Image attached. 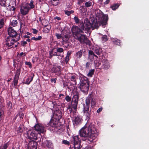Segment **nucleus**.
Wrapping results in <instances>:
<instances>
[{
  "mask_svg": "<svg viewBox=\"0 0 149 149\" xmlns=\"http://www.w3.org/2000/svg\"><path fill=\"white\" fill-rule=\"evenodd\" d=\"M9 143L7 142L5 143L3 146L0 147V149H6L9 146Z\"/></svg>",
  "mask_w": 149,
  "mask_h": 149,
  "instance_id": "c756f323",
  "label": "nucleus"
},
{
  "mask_svg": "<svg viewBox=\"0 0 149 149\" xmlns=\"http://www.w3.org/2000/svg\"><path fill=\"white\" fill-rule=\"evenodd\" d=\"M25 64L27 65H29V68H31L32 67L31 64L30 62H26L25 63Z\"/></svg>",
  "mask_w": 149,
  "mask_h": 149,
  "instance_id": "603ef678",
  "label": "nucleus"
},
{
  "mask_svg": "<svg viewBox=\"0 0 149 149\" xmlns=\"http://www.w3.org/2000/svg\"><path fill=\"white\" fill-rule=\"evenodd\" d=\"M33 32L34 34H36L38 32V31L37 30H36V29H33Z\"/></svg>",
  "mask_w": 149,
  "mask_h": 149,
  "instance_id": "e2e57ef3",
  "label": "nucleus"
},
{
  "mask_svg": "<svg viewBox=\"0 0 149 149\" xmlns=\"http://www.w3.org/2000/svg\"><path fill=\"white\" fill-rule=\"evenodd\" d=\"M102 110V107L99 108L97 110V113H99Z\"/></svg>",
  "mask_w": 149,
  "mask_h": 149,
  "instance_id": "bf43d9fd",
  "label": "nucleus"
},
{
  "mask_svg": "<svg viewBox=\"0 0 149 149\" xmlns=\"http://www.w3.org/2000/svg\"><path fill=\"white\" fill-rule=\"evenodd\" d=\"M102 63L101 69L107 70L109 68L110 65L108 60L106 59H103L102 61Z\"/></svg>",
  "mask_w": 149,
  "mask_h": 149,
  "instance_id": "2eb2a0df",
  "label": "nucleus"
},
{
  "mask_svg": "<svg viewBox=\"0 0 149 149\" xmlns=\"http://www.w3.org/2000/svg\"><path fill=\"white\" fill-rule=\"evenodd\" d=\"M75 55L76 56L77 58H81L82 55V51L80 50L76 53Z\"/></svg>",
  "mask_w": 149,
  "mask_h": 149,
  "instance_id": "c85d7f7f",
  "label": "nucleus"
},
{
  "mask_svg": "<svg viewBox=\"0 0 149 149\" xmlns=\"http://www.w3.org/2000/svg\"><path fill=\"white\" fill-rule=\"evenodd\" d=\"M112 42L115 44L119 45L120 44V41L116 38H113L111 39Z\"/></svg>",
  "mask_w": 149,
  "mask_h": 149,
  "instance_id": "a878e982",
  "label": "nucleus"
},
{
  "mask_svg": "<svg viewBox=\"0 0 149 149\" xmlns=\"http://www.w3.org/2000/svg\"><path fill=\"white\" fill-rule=\"evenodd\" d=\"M103 42H104L108 40L107 37L106 35H104L102 38Z\"/></svg>",
  "mask_w": 149,
  "mask_h": 149,
  "instance_id": "a19ab883",
  "label": "nucleus"
},
{
  "mask_svg": "<svg viewBox=\"0 0 149 149\" xmlns=\"http://www.w3.org/2000/svg\"><path fill=\"white\" fill-rule=\"evenodd\" d=\"M33 1L32 0L31 1L29 5V6H30V8H33L34 7V5L33 4Z\"/></svg>",
  "mask_w": 149,
  "mask_h": 149,
  "instance_id": "49530a36",
  "label": "nucleus"
},
{
  "mask_svg": "<svg viewBox=\"0 0 149 149\" xmlns=\"http://www.w3.org/2000/svg\"><path fill=\"white\" fill-rule=\"evenodd\" d=\"M56 78L54 79H51V82H54V83L56 82Z\"/></svg>",
  "mask_w": 149,
  "mask_h": 149,
  "instance_id": "680f3d73",
  "label": "nucleus"
},
{
  "mask_svg": "<svg viewBox=\"0 0 149 149\" xmlns=\"http://www.w3.org/2000/svg\"><path fill=\"white\" fill-rule=\"evenodd\" d=\"M8 32L9 37L13 38L15 37L16 38L17 35H20L19 34H17V32L12 27H10L8 29Z\"/></svg>",
  "mask_w": 149,
  "mask_h": 149,
  "instance_id": "4468645a",
  "label": "nucleus"
},
{
  "mask_svg": "<svg viewBox=\"0 0 149 149\" xmlns=\"http://www.w3.org/2000/svg\"><path fill=\"white\" fill-rule=\"evenodd\" d=\"M89 97L85 100V104H83V113L85 115L87 119H89L91 113V110H89L90 101Z\"/></svg>",
  "mask_w": 149,
  "mask_h": 149,
  "instance_id": "7ed1b4c3",
  "label": "nucleus"
},
{
  "mask_svg": "<svg viewBox=\"0 0 149 149\" xmlns=\"http://www.w3.org/2000/svg\"><path fill=\"white\" fill-rule=\"evenodd\" d=\"M70 129L68 128L67 130V133L68 134V135L70 136Z\"/></svg>",
  "mask_w": 149,
  "mask_h": 149,
  "instance_id": "69168bd1",
  "label": "nucleus"
},
{
  "mask_svg": "<svg viewBox=\"0 0 149 149\" xmlns=\"http://www.w3.org/2000/svg\"><path fill=\"white\" fill-rule=\"evenodd\" d=\"M82 119L79 116L75 117L73 120V123L75 126L80 124L81 123Z\"/></svg>",
  "mask_w": 149,
  "mask_h": 149,
  "instance_id": "4be33fe9",
  "label": "nucleus"
},
{
  "mask_svg": "<svg viewBox=\"0 0 149 149\" xmlns=\"http://www.w3.org/2000/svg\"><path fill=\"white\" fill-rule=\"evenodd\" d=\"M57 113H56L55 114V115L58 117L56 118V119L59 120L62 117V114L60 111H58L57 112Z\"/></svg>",
  "mask_w": 149,
  "mask_h": 149,
  "instance_id": "e433bc0d",
  "label": "nucleus"
},
{
  "mask_svg": "<svg viewBox=\"0 0 149 149\" xmlns=\"http://www.w3.org/2000/svg\"><path fill=\"white\" fill-rule=\"evenodd\" d=\"M80 81V88L81 90L83 92L87 91L89 88V85L87 78L86 77L82 78Z\"/></svg>",
  "mask_w": 149,
  "mask_h": 149,
  "instance_id": "39448f33",
  "label": "nucleus"
},
{
  "mask_svg": "<svg viewBox=\"0 0 149 149\" xmlns=\"http://www.w3.org/2000/svg\"><path fill=\"white\" fill-rule=\"evenodd\" d=\"M23 127L22 125L20 126L18 129V133H22L23 132Z\"/></svg>",
  "mask_w": 149,
  "mask_h": 149,
  "instance_id": "58836bf2",
  "label": "nucleus"
},
{
  "mask_svg": "<svg viewBox=\"0 0 149 149\" xmlns=\"http://www.w3.org/2000/svg\"><path fill=\"white\" fill-rule=\"evenodd\" d=\"M50 125L52 127H55L56 126V124L54 123L52 121H51L50 123Z\"/></svg>",
  "mask_w": 149,
  "mask_h": 149,
  "instance_id": "864d4df0",
  "label": "nucleus"
},
{
  "mask_svg": "<svg viewBox=\"0 0 149 149\" xmlns=\"http://www.w3.org/2000/svg\"><path fill=\"white\" fill-rule=\"evenodd\" d=\"M74 21L77 24H78L79 23L80 24L81 22H80V19H79L78 17L76 16H75L74 17Z\"/></svg>",
  "mask_w": 149,
  "mask_h": 149,
  "instance_id": "f704fd0d",
  "label": "nucleus"
},
{
  "mask_svg": "<svg viewBox=\"0 0 149 149\" xmlns=\"http://www.w3.org/2000/svg\"><path fill=\"white\" fill-rule=\"evenodd\" d=\"M76 39L82 44H86V45H90V41L88 39L87 37L84 35L80 34L75 37Z\"/></svg>",
  "mask_w": 149,
  "mask_h": 149,
  "instance_id": "0eeeda50",
  "label": "nucleus"
},
{
  "mask_svg": "<svg viewBox=\"0 0 149 149\" xmlns=\"http://www.w3.org/2000/svg\"><path fill=\"white\" fill-rule=\"evenodd\" d=\"M101 65V63L99 62H97L95 64V66L96 67H97L99 69H101V67H100V65Z\"/></svg>",
  "mask_w": 149,
  "mask_h": 149,
  "instance_id": "09e8293b",
  "label": "nucleus"
},
{
  "mask_svg": "<svg viewBox=\"0 0 149 149\" xmlns=\"http://www.w3.org/2000/svg\"><path fill=\"white\" fill-rule=\"evenodd\" d=\"M55 36L58 39H60L62 38V35L61 34H58V33H55Z\"/></svg>",
  "mask_w": 149,
  "mask_h": 149,
  "instance_id": "a18cd8bd",
  "label": "nucleus"
},
{
  "mask_svg": "<svg viewBox=\"0 0 149 149\" xmlns=\"http://www.w3.org/2000/svg\"><path fill=\"white\" fill-rule=\"evenodd\" d=\"M18 78H17V77H14V79L13 80V82H14V86H17V84L18 81Z\"/></svg>",
  "mask_w": 149,
  "mask_h": 149,
  "instance_id": "ea45409f",
  "label": "nucleus"
},
{
  "mask_svg": "<svg viewBox=\"0 0 149 149\" xmlns=\"http://www.w3.org/2000/svg\"><path fill=\"white\" fill-rule=\"evenodd\" d=\"M94 53H95L94 52L93 50V51L91 50H90L88 52V54L89 55H93V56L97 57L94 54Z\"/></svg>",
  "mask_w": 149,
  "mask_h": 149,
  "instance_id": "3c124183",
  "label": "nucleus"
},
{
  "mask_svg": "<svg viewBox=\"0 0 149 149\" xmlns=\"http://www.w3.org/2000/svg\"><path fill=\"white\" fill-rule=\"evenodd\" d=\"M45 22H47V24H45L44 22L43 23V26L44 27L43 28V31L45 33H47L49 32L50 30L51 29V26L48 21V20H45Z\"/></svg>",
  "mask_w": 149,
  "mask_h": 149,
  "instance_id": "dca6fc26",
  "label": "nucleus"
},
{
  "mask_svg": "<svg viewBox=\"0 0 149 149\" xmlns=\"http://www.w3.org/2000/svg\"><path fill=\"white\" fill-rule=\"evenodd\" d=\"M9 0H1L0 5L4 7L7 6L9 5Z\"/></svg>",
  "mask_w": 149,
  "mask_h": 149,
  "instance_id": "393cba45",
  "label": "nucleus"
},
{
  "mask_svg": "<svg viewBox=\"0 0 149 149\" xmlns=\"http://www.w3.org/2000/svg\"><path fill=\"white\" fill-rule=\"evenodd\" d=\"M42 38L41 36H39L37 38L35 37H33L31 38V40H40Z\"/></svg>",
  "mask_w": 149,
  "mask_h": 149,
  "instance_id": "37998d69",
  "label": "nucleus"
},
{
  "mask_svg": "<svg viewBox=\"0 0 149 149\" xmlns=\"http://www.w3.org/2000/svg\"><path fill=\"white\" fill-rule=\"evenodd\" d=\"M89 97H89L90 103V102L91 100V107H92L93 106H94L96 103V100L93 97V94L92 93L89 94L86 99H87Z\"/></svg>",
  "mask_w": 149,
  "mask_h": 149,
  "instance_id": "aec40b11",
  "label": "nucleus"
},
{
  "mask_svg": "<svg viewBox=\"0 0 149 149\" xmlns=\"http://www.w3.org/2000/svg\"><path fill=\"white\" fill-rule=\"evenodd\" d=\"M54 19H56L58 20H59L61 19V18L59 17L56 16L54 17Z\"/></svg>",
  "mask_w": 149,
  "mask_h": 149,
  "instance_id": "0e129e2a",
  "label": "nucleus"
},
{
  "mask_svg": "<svg viewBox=\"0 0 149 149\" xmlns=\"http://www.w3.org/2000/svg\"><path fill=\"white\" fill-rule=\"evenodd\" d=\"M96 16L98 20L92 24V30L97 29L100 26H102V27L104 28L107 24L108 19L107 15H104L102 12L100 11L97 13Z\"/></svg>",
  "mask_w": 149,
  "mask_h": 149,
  "instance_id": "f03ea898",
  "label": "nucleus"
},
{
  "mask_svg": "<svg viewBox=\"0 0 149 149\" xmlns=\"http://www.w3.org/2000/svg\"><path fill=\"white\" fill-rule=\"evenodd\" d=\"M20 35H17L16 38L8 37L6 39V45L8 47H10L19 40L20 39Z\"/></svg>",
  "mask_w": 149,
  "mask_h": 149,
  "instance_id": "423d86ee",
  "label": "nucleus"
},
{
  "mask_svg": "<svg viewBox=\"0 0 149 149\" xmlns=\"http://www.w3.org/2000/svg\"><path fill=\"white\" fill-rule=\"evenodd\" d=\"M27 42L25 41H23L22 42L21 45L23 46H24L27 44Z\"/></svg>",
  "mask_w": 149,
  "mask_h": 149,
  "instance_id": "13d9d810",
  "label": "nucleus"
},
{
  "mask_svg": "<svg viewBox=\"0 0 149 149\" xmlns=\"http://www.w3.org/2000/svg\"><path fill=\"white\" fill-rule=\"evenodd\" d=\"M20 73V69H17L15 72V77L19 78Z\"/></svg>",
  "mask_w": 149,
  "mask_h": 149,
  "instance_id": "c9c22d12",
  "label": "nucleus"
},
{
  "mask_svg": "<svg viewBox=\"0 0 149 149\" xmlns=\"http://www.w3.org/2000/svg\"><path fill=\"white\" fill-rule=\"evenodd\" d=\"M61 67L59 66H54L52 68V72L56 73L57 72L59 73L61 71Z\"/></svg>",
  "mask_w": 149,
  "mask_h": 149,
  "instance_id": "b1692460",
  "label": "nucleus"
},
{
  "mask_svg": "<svg viewBox=\"0 0 149 149\" xmlns=\"http://www.w3.org/2000/svg\"><path fill=\"white\" fill-rule=\"evenodd\" d=\"M79 99V97L78 94L77 93L74 95L72 98L71 101L72 107L75 111H76L77 110Z\"/></svg>",
  "mask_w": 149,
  "mask_h": 149,
  "instance_id": "1a4fd4ad",
  "label": "nucleus"
},
{
  "mask_svg": "<svg viewBox=\"0 0 149 149\" xmlns=\"http://www.w3.org/2000/svg\"><path fill=\"white\" fill-rule=\"evenodd\" d=\"M30 9L29 4L23 3L21 6L20 11L21 14L25 15L28 13Z\"/></svg>",
  "mask_w": 149,
  "mask_h": 149,
  "instance_id": "9d476101",
  "label": "nucleus"
},
{
  "mask_svg": "<svg viewBox=\"0 0 149 149\" xmlns=\"http://www.w3.org/2000/svg\"><path fill=\"white\" fill-rule=\"evenodd\" d=\"M7 105L8 107L10 108H12V104L11 102H9L7 104Z\"/></svg>",
  "mask_w": 149,
  "mask_h": 149,
  "instance_id": "5fc2aeb1",
  "label": "nucleus"
},
{
  "mask_svg": "<svg viewBox=\"0 0 149 149\" xmlns=\"http://www.w3.org/2000/svg\"><path fill=\"white\" fill-rule=\"evenodd\" d=\"M28 138L33 141L36 140L37 139V134L36 133L35 130L33 129L29 130L27 132Z\"/></svg>",
  "mask_w": 149,
  "mask_h": 149,
  "instance_id": "9b49d317",
  "label": "nucleus"
},
{
  "mask_svg": "<svg viewBox=\"0 0 149 149\" xmlns=\"http://www.w3.org/2000/svg\"><path fill=\"white\" fill-rule=\"evenodd\" d=\"M34 76V74L33 73H31L30 74L28 78L26 79V81L25 82V84L28 85L32 81Z\"/></svg>",
  "mask_w": 149,
  "mask_h": 149,
  "instance_id": "5701e85b",
  "label": "nucleus"
},
{
  "mask_svg": "<svg viewBox=\"0 0 149 149\" xmlns=\"http://www.w3.org/2000/svg\"><path fill=\"white\" fill-rule=\"evenodd\" d=\"M92 5V2L90 1H88L86 2L85 3V6L87 7H90Z\"/></svg>",
  "mask_w": 149,
  "mask_h": 149,
  "instance_id": "79ce46f5",
  "label": "nucleus"
},
{
  "mask_svg": "<svg viewBox=\"0 0 149 149\" xmlns=\"http://www.w3.org/2000/svg\"><path fill=\"white\" fill-rule=\"evenodd\" d=\"M77 4L80 5L84 1V0H78Z\"/></svg>",
  "mask_w": 149,
  "mask_h": 149,
  "instance_id": "6e6d98bb",
  "label": "nucleus"
},
{
  "mask_svg": "<svg viewBox=\"0 0 149 149\" xmlns=\"http://www.w3.org/2000/svg\"><path fill=\"white\" fill-rule=\"evenodd\" d=\"M72 140L73 142L74 149H80L81 147V141L79 138V136L76 135L74 136L72 138Z\"/></svg>",
  "mask_w": 149,
  "mask_h": 149,
  "instance_id": "6e6552de",
  "label": "nucleus"
},
{
  "mask_svg": "<svg viewBox=\"0 0 149 149\" xmlns=\"http://www.w3.org/2000/svg\"><path fill=\"white\" fill-rule=\"evenodd\" d=\"M65 99L68 102H69L71 101V98L69 95H67L65 97Z\"/></svg>",
  "mask_w": 149,
  "mask_h": 149,
  "instance_id": "8fccbe9b",
  "label": "nucleus"
},
{
  "mask_svg": "<svg viewBox=\"0 0 149 149\" xmlns=\"http://www.w3.org/2000/svg\"><path fill=\"white\" fill-rule=\"evenodd\" d=\"M68 78L72 81H73L76 84V79L77 78V75L74 73H69L68 74Z\"/></svg>",
  "mask_w": 149,
  "mask_h": 149,
  "instance_id": "a211bd4d",
  "label": "nucleus"
},
{
  "mask_svg": "<svg viewBox=\"0 0 149 149\" xmlns=\"http://www.w3.org/2000/svg\"><path fill=\"white\" fill-rule=\"evenodd\" d=\"M50 58H51L53 56H61V54H58L56 51V48L52 49L51 51L49 52Z\"/></svg>",
  "mask_w": 149,
  "mask_h": 149,
  "instance_id": "6ab92c4d",
  "label": "nucleus"
},
{
  "mask_svg": "<svg viewBox=\"0 0 149 149\" xmlns=\"http://www.w3.org/2000/svg\"><path fill=\"white\" fill-rule=\"evenodd\" d=\"M56 49L57 52L58 54L59 53H63V49L62 48L57 47L56 48Z\"/></svg>",
  "mask_w": 149,
  "mask_h": 149,
  "instance_id": "2f4dec72",
  "label": "nucleus"
},
{
  "mask_svg": "<svg viewBox=\"0 0 149 149\" xmlns=\"http://www.w3.org/2000/svg\"><path fill=\"white\" fill-rule=\"evenodd\" d=\"M35 130L38 132V133H44L46 130L45 127L41 124L38 123L34 126Z\"/></svg>",
  "mask_w": 149,
  "mask_h": 149,
  "instance_id": "f8f14e48",
  "label": "nucleus"
},
{
  "mask_svg": "<svg viewBox=\"0 0 149 149\" xmlns=\"http://www.w3.org/2000/svg\"><path fill=\"white\" fill-rule=\"evenodd\" d=\"M119 5L118 4H114L111 6V8L113 10H115L118 8Z\"/></svg>",
  "mask_w": 149,
  "mask_h": 149,
  "instance_id": "473e14b6",
  "label": "nucleus"
},
{
  "mask_svg": "<svg viewBox=\"0 0 149 149\" xmlns=\"http://www.w3.org/2000/svg\"><path fill=\"white\" fill-rule=\"evenodd\" d=\"M24 116V114L23 113H22L20 114V118H23V117Z\"/></svg>",
  "mask_w": 149,
  "mask_h": 149,
  "instance_id": "774afa93",
  "label": "nucleus"
},
{
  "mask_svg": "<svg viewBox=\"0 0 149 149\" xmlns=\"http://www.w3.org/2000/svg\"><path fill=\"white\" fill-rule=\"evenodd\" d=\"M74 11L73 10L70 11L65 10V14L68 16L70 15L71 14L73 13Z\"/></svg>",
  "mask_w": 149,
  "mask_h": 149,
  "instance_id": "4c0bfd02",
  "label": "nucleus"
},
{
  "mask_svg": "<svg viewBox=\"0 0 149 149\" xmlns=\"http://www.w3.org/2000/svg\"><path fill=\"white\" fill-rule=\"evenodd\" d=\"M90 63L88 62H87L86 63V68L87 69H89V67Z\"/></svg>",
  "mask_w": 149,
  "mask_h": 149,
  "instance_id": "052dcab7",
  "label": "nucleus"
},
{
  "mask_svg": "<svg viewBox=\"0 0 149 149\" xmlns=\"http://www.w3.org/2000/svg\"><path fill=\"white\" fill-rule=\"evenodd\" d=\"M51 3L53 6H56L59 3V0H51Z\"/></svg>",
  "mask_w": 149,
  "mask_h": 149,
  "instance_id": "cd10ccee",
  "label": "nucleus"
},
{
  "mask_svg": "<svg viewBox=\"0 0 149 149\" xmlns=\"http://www.w3.org/2000/svg\"><path fill=\"white\" fill-rule=\"evenodd\" d=\"M93 50L95 53L98 55L101 54L102 53V49L98 46H94L93 48Z\"/></svg>",
  "mask_w": 149,
  "mask_h": 149,
  "instance_id": "412c9836",
  "label": "nucleus"
},
{
  "mask_svg": "<svg viewBox=\"0 0 149 149\" xmlns=\"http://www.w3.org/2000/svg\"><path fill=\"white\" fill-rule=\"evenodd\" d=\"M37 146V143L33 141L29 142L28 145V149H36Z\"/></svg>",
  "mask_w": 149,
  "mask_h": 149,
  "instance_id": "f3484780",
  "label": "nucleus"
},
{
  "mask_svg": "<svg viewBox=\"0 0 149 149\" xmlns=\"http://www.w3.org/2000/svg\"><path fill=\"white\" fill-rule=\"evenodd\" d=\"M79 27L83 30L86 31V32H85L86 33L92 28V25L88 19L86 18L84 20V23L82 22L80 23Z\"/></svg>",
  "mask_w": 149,
  "mask_h": 149,
  "instance_id": "20e7f679",
  "label": "nucleus"
},
{
  "mask_svg": "<svg viewBox=\"0 0 149 149\" xmlns=\"http://www.w3.org/2000/svg\"><path fill=\"white\" fill-rule=\"evenodd\" d=\"M94 71L95 70L94 69L90 70L88 73L87 74V76L90 77H92L94 73Z\"/></svg>",
  "mask_w": 149,
  "mask_h": 149,
  "instance_id": "bb28decb",
  "label": "nucleus"
},
{
  "mask_svg": "<svg viewBox=\"0 0 149 149\" xmlns=\"http://www.w3.org/2000/svg\"><path fill=\"white\" fill-rule=\"evenodd\" d=\"M4 22L5 20L4 19H0V29L3 27Z\"/></svg>",
  "mask_w": 149,
  "mask_h": 149,
  "instance_id": "72a5a7b5",
  "label": "nucleus"
},
{
  "mask_svg": "<svg viewBox=\"0 0 149 149\" xmlns=\"http://www.w3.org/2000/svg\"><path fill=\"white\" fill-rule=\"evenodd\" d=\"M17 24V22L16 19L13 20L11 22V25L13 26H16Z\"/></svg>",
  "mask_w": 149,
  "mask_h": 149,
  "instance_id": "7c9ffc66",
  "label": "nucleus"
},
{
  "mask_svg": "<svg viewBox=\"0 0 149 149\" xmlns=\"http://www.w3.org/2000/svg\"><path fill=\"white\" fill-rule=\"evenodd\" d=\"M69 57L68 56V55H67L65 58V62L67 63L68 61L69 60Z\"/></svg>",
  "mask_w": 149,
  "mask_h": 149,
  "instance_id": "4d7b16f0",
  "label": "nucleus"
},
{
  "mask_svg": "<svg viewBox=\"0 0 149 149\" xmlns=\"http://www.w3.org/2000/svg\"><path fill=\"white\" fill-rule=\"evenodd\" d=\"M83 30L80 28H79L78 26H75L73 27L72 29V32L73 34L75 36V38L80 34V33H84V32Z\"/></svg>",
  "mask_w": 149,
  "mask_h": 149,
  "instance_id": "ddd939ff",
  "label": "nucleus"
},
{
  "mask_svg": "<svg viewBox=\"0 0 149 149\" xmlns=\"http://www.w3.org/2000/svg\"><path fill=\"white\" fill-rule=\"evenodd\" d=\"M46 145L47 147L49 148H51L52 146V143L49 141H46Z\"/></svg>",
  "mask_w": 149,
  "mask_h": 149,
  "instance_id": "c03bdc74",
  "label": "nucleus"
},
{
  "mask_svg": "<svg viewBox=\"0 0 149 149\" xmlns=\"http://www.w3.org/2000/svg\"><path fill=\"white\" fill-rule=\"evenodd\" d=\"M84 149H93L92 147L91 146H88L85 148Z\"/></svg>",
  "mask_w": 149,
  "mask_h": 149,
  "instance_id": "338daca9",
  "label": "nucleus"
},
{
  "mask_svg": "<svg viewBox=\"0 0 149 149\" xmlns=\"http://www.w3.org/2000/svg\"><path fill=\"white\" fill-rule=\"evenodd\" d=\"M62 143L67 145H69L70 144L69 142L66 140H63L62 142Z\"/></svg>",
  "mask_w": 149,
  "mask_h": 149,
  "instance_id": "de8ad7c7",
  "label": "nucleus"
},
{
  "mask_svg": "<svg viewBox=\"0 0 149 149\" xmlns=\"http://www.w3.org/2000/svg\"><path fill=\"white\" fill-rule=\"evenodd\" d=\"M80 136L88 137V140L92 142L98 135L97 131L92 123L86 124L79 131Z\"/></svg>",
  "mask_w": 149,
  "mask_h": 149,
  "instance_id": "f257e3e1",
  "label": "nucleus"
}]
</instances>
